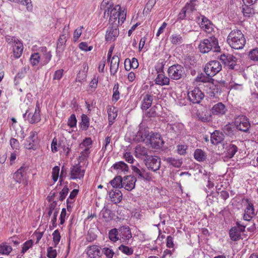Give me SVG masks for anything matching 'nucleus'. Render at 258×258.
I'll return each instance as SVG.
<instances>
[{"instance_id": "nucleus-45", "label": "nucleus", "mask_w": 258, "mask_h": 258, "mask_svg": "<svg viewBox=\"0 0 258 258\" xmlns=\"http://www.w3.org/2000/svg\"><path fill=\"white\" fill-rule=\"evenodd\" d=\"M197 116L200 120L203 122L209 121L211 120V116L209 113L206 114L203 111L199 112Z\"/></svg>"}, {"instance_id": "nucleus-61", "label": "nucleus", "mask_w": 258, "mask_h": 258, "mask_svg": "<svg viewBox=\"0 0 258 258\" xmlns=\"http://www.w3.org/2000/svg\"><path fill=\"white\" fill-rule=\"evenodd\" d=\"M68 124L71 127L76 126L77 119L75 114H72L68 119Z\"/></svg>"}, {"instance_id": "nucleus-21", "label": "nucleus", "mask_w": 258, "mask_h": 258, "mask_svg": "<svg viewBox=\"0 0 258 258\" xmlns=\"http://www.w3.org/2000/svg\"><path fill=\"white\" fill-rule=\"evenodd\" d=\"M117 174H126L129 170L128 165L123 161L115 163L112 166Z\"/></svg>"}, {"instance_id": "nucleus-5", "label": "nucleus", "mask_w": 258, "mask_h": 258, "mask_svg": "<svg viewBox=\"0 0 258 258\" xmlns=\"http://www.w3.org/2000/svg\"><path fill=\"white\" fill-rule=\"evenodd\" d=\"M168 74L171 79L178 80L183 76L184 69L181 65L174 64L168 68Z\"/></svg>"}, {"instance_id": "nucleus-27", "label": "nucleus", "mask_w": 258, "mask_h": 258, "mask_svg": "<svg viewBox=\"0 0 258 258\" xmlns=\"http://www.w3.org/2000/svg\"><path fill=\"white\" fill-rule=\"evenodd\" d=\"M254 215V210L253 205L250 203H248L245 210V213L243 215V219L246 221H250L251 218Z\"/></svg>"}, {"instance_id": "nucleus-52", "label": "nucleus", "mask_w": 258, "mask_h": 258, "mask_svg": "<svg viewBox=\"0 0 258 258\" xmlns=\"http://www.w3.org/2000/svg\"><path fill=\"white\" fill-rule=\"evenodd\" d=\"M79 48L84 51H90L92 50L93 46H88L86 42H82L79 44Z\"/></svg>"}, {"instance_id": "nucleus-57", "label": "nucleus", "mask_w": 258, "mask_h": 258, "mask_svg": "<svg viewBox=\"0 0 258 258\" xmlns=\"http://www.w3.org/2000/svg\"><path fill=\"white\" fill-rule=\"evenodd\" d=\"M57 255V252L55 249L53 247L50 246L47 249V256L49 258H55Z\"/></svg>"}, {"instance_id": "nucleus-25", "label": "nucleus", "mask_w": 258, "mask_h": 258, "mask_svg": "<svg viewBox=\"0 0 258 258\" xmlns=\"http://www.w3.org/2000/svg\"><path fill=\"white\" fill-rule=\"evenodd\" d=\"M13 54L14 56L16 58H19L23 51V45L20 40L17 41L13 46Z\"/></svg>"}, {"instance_id": "nucleus-6", "label": "nucleus", "mask_w": 258, "mask_h": 258, "mask_svg": "<svg viewBox=\"0 0 258 258\" xmlns=\"http://www.w3.org/2000/svg\"><path fill=\"white\" fill-rule=\"evenodd\" d=\"M29 109L30 108H28L25 113L23 114V117L25 118V119L27 120L29 123L32 124L37 123L40 121L41 120V117L40 115V107L38 101H37L36 103L34 112L33 113H29L27 116Z\"/></svg>"}, {"instance_id": "nucleus-9", "label": "nucleus", "mask_w": 258, "mask_h": 258, "mask_svg": "<svg viewBox=\"0 0 258 258\" xmlns=\"http://www.w3.org/2000/svg\"><path fill=\"white\" fill-rule=\"evenodd\" d=\"M85 170L82 167L79 163L73 166L71 168L70 178L72 179H82L84 176Z\"/></svg>"}, {"instance_id": "nucleus-53", "label": "nucleus", "mask_w": 258, "mask_h": 258, "mask_svg": "<svg viewBox=\"0 0 258 258\" xmlns=\"http://www.w3.org/2000/svg\"><path fill=\"white\" fill-rule=\"evenodd\" d=\"M237 151V147L234 145H230L228 149V156L230 158L233 157Z\"/></svg>"}, {"instance_id": "nucleus-64", "label": "nucleus", "mask_w": 258, "mask_h": 258, "mask_svg": "<svg viewBox=\"0 0 258 258\" xmlns=\"http://www.w3.org/2000/svg\"><path fill=\"white\" fill-rule=\"evenodd\" d=\"M59 148V145L57 144V139L54 138L52 140L51 144V151L53 153H55L58 151V148Z\"/></svg>"}, {"instance_id": "nucleus-40", "label": "nucleus", "mask_w": 258, "mask_h": 258, "mask_svg": "<svg viewBox=\"0 0 258 258\" xmlns=\"http://www.w3.org/2000/svg\"><path fill=\"white\" fill-rule=\"evenodd\" d=\"M30 61L31 64L33 66L37 65L39 62L41 63L39 51L38 52L32 54L30 58Z\"/></svg>"}, {"instance_id": "nucleus-63", "label": "nucleus", "mask_w": 258, "mask_h": 258, "mask_svg": "<svg viewBox=\"0 0 258 258\" xmlns=\"http://www.w3.org/2000/svg\"><path fill=\"white\" fill-rule=\"evenodd\" d=\"M249 56L251 60L258 61V49L251 50L249 52Z\"/></svg>"}, {"instance_id": "nucleus-46", "label": "nucleus", "mask_w": 258, "mask_h": 258, "mask_svg": "<svg viewBox=\"0 0 258 258\" xmlns=\"http://www.w3.org/2000/svg\"><path fill=\"white\" fill-rule=\"evenodd\" d=\"M53 237V245L54 247L56 246L59 243L60 240V235L58 230H55L52 233Z\"/></svg>"}, {"instance_id": "nucleus-4", "label": "nucleus", "mask_w": 258, "mask_h": 258, "mask_svg": "<svg viewBox=\"0 0 258 258\" xmlns=\"http://www.w3.org/2000/svg\"><path fill=\"white\" fill-rule=\"evenodd\" d=\"M222 69V65L218 60H212L207 63L205 67V72L207 76L212 77L219 73Z\"/></svg>"}, {"instance_id": "nucleus-34", "label": "nucleus", "mask_w": 258, "mask_h": 258, "mask_svg": "<svg viewBox=\"0 0 258 258\" xmlns=\"http://www.w3.org/2000/svg\"><path fill=\"white\" fill-rule=\"evenodd\" d=\"M69 37V35L63 33L60 35L57 44V49H60L61 51L63 50Z\"/></svg>"}, {"instance_id": "nucleus-15", "label": "nucleus", "mask_w": 258, "mask_h": 258, "mask_svg": "<svg viewBox=\"0 0 258 258\" xmlns=\"http://www.w3.org/2000/svg\"><path fill=\"white\" fill-rule=\"evenodd\" d=\"M86 251L89 258H100L102 256L101 247L97 245L88 246Z\"/></svg>"}, {"instance_id": "nucleus-16", "label": "nucleus", "mask_w": 258, "mask_h": 258, "mask_svg": "<svg viewBox=\"0 0 258 258\" xmlns=\"http://www.w3.org/2000/svg\"><path fill=\"white\" fill-rule=\"evenodd\" d=\"M200 26L201 28L208 34H212V33L215 32L214 25L209 19L204 16H202Z\"/></svg>"}, {"instance_id": "nucleus-7", "label": "nucleus", "mask_w": 258, "mask_h": 258, "mask_svg": "<svg viewBox=\"0 0 258 258\" xmlns=\"http://www.w3.org/2000/svg\"><path fill=\"white\" fill-rule=\"evenodd\" d=\"M234 125L237 130L244 132H247L250 126L248 119L244 115H239L235 117Z\"/></svg>"}, {"instance_id": "nucleus-28", "label": "nucleus", "mask_w": 258, "mask_h": 258, "mask_svg": "<svg viewBox=\"0 0 258 258\" xmlns=\"http://www.w3.org/2000/svg\"><path fill=\"white\" fill-rule=\"evenodd\" d=\"M155 84L160 86L168 85L170 83V79L165 76L164 73L157 75L155 80Z\"/></svg>"}, {"instance_id": "nucleus-44", "label": "nucleus", "mask_w": 258, "mask_h": 258, "mask_svg": "<svg viewBox=\"0 0 258 258\" xmlns=\"http://www.w3.org/2000/svg\"><path fill=\"white\" fill-rule=\"evenodd\" d=\"M170 129L176 133H180L183 128V124L181 123H175L174 124H168Z\"/></svg>"}, {"instance_id": "nucleus-11", "label": "nucleus", "mask_w": 258, "mask_h": 258, "mask_svg": "<svg viewBox=\"0 0 258 258\" xmlns=\"http://www.w3.org/2000/svg\"><path fill=\"white\" fill-rule=\"evenodd\" d=\"M204 97V93L198 87L194 88L188 93V98L193 103H199Z\"/></svg>"}, {"instance_id": "nucleus-22", "label": "nucleus", "mask_w": 258, "mask_h": 258, "mask_svg": "<svg viewBox=\"0 0 258 258\" xmlns=\"http://www.w3.org/2000/svg\"><path fill=\"white\" fill-rule=\"evenodd\" d=\"M110 62V72L111 75H114L117 72L119 67V58L116 55H113L108 61Z\"/></svg>"}, {"instance_id": "nucleus-39", "label": "nucleus", "mask_w": 258, "mask_h": 258, "mask_svg": "<svg viewBox=\"0 0 258 258\" xmlns=\"http://www.w3.org/2000/svg\"><path fill=\"white\" fill-rule=\"evenodd\" d=\"M194 157L197 161H203L206 158V155L201 149H197L195 151Z\"/></svg>"}, {"instance_id": "nucleus-54", "label": "nucleus", "mask_w": 258, "mask_h": 258, "mask_svg": "<svg viewBox=\"0 0 258 258\" xmlns=\"http://www.w3.org/2000/svg\"><path fill=\"white\" fill-rule=\"evenodd\" d=\"M59 170V167L58 166H55L52 168V177L54 182H56L58 179Z\"/></svg>"}, {"instance_id": "nucleus-17", "label": "nucleus", "mask_w": 258, "mask_h": 258, "mask_svg": "<svg viewBox=\"0 0 258 258\" xmlns=\"http://www.w3.org/2000/svg\"><path fill=\"white\" fill-rule=\"evenodd\" d=\"M40 55L41 64L42 66L46 65L51 60L52 55L50 51H48L46 47H41L39 48Z\"/></svg>"}, {"instance_id": "nucleus-47", "label": "nucleus", "mask_w": 258, "mask_h": 258, "mask_svg": "<svg viewBox=\"0 0 258 258\" xmlns=\"http://www.w3.org/2000/svg\"><path fill=\"white\" fill-rule=\"evenodd\" d=\"M102 253H103L107 258H113L114 252L112 249L105 247L101 249Z\"/></svg>"}, {"instance_id": "nucleus-51", "label": "nucleus", "mask_w": 258, "mask_h": 258, "mask_svg": "<svg viewBox=\"0 0 258 258\" xmlns=\"http://www.w3.org/2000/svg\"><path fill=\"white\" fill-rule=\"evenodd\" d=\"M111 0H103L100 5V8L101 10H104V12L105 10H108V8H114Z\"/></svg>"}, {"instance_id": "nucleus-20", "label": "nucleus", "mask_w": 258, "mask_h": 258, "mask_svg": "<svg viewBox=\"0 0 258 258\" xmlns=\"http://www.w3.org/2000/svg\"><path fill=\"white\" fill-rule=\"evenodd\" d=\"M227 110L226 106L222 102H219L215 104L211 109L212 114L219 116L225 114Z\"/></svg>"}, {"instance_id": "nucleus-60", "label": "nucleus", "mask_w": 258, "mask_h": 258, "mask_svg": "<svg viewBox=\"0 0 258 258\" xmlns=\"http://www.w3.org/2000/svg\"><path fill=\"white\" fill-rule=\"evenodd\" d=\"M18 3L26 6L28 11H31L32 10L33 7L31 0H19Z\"/></svg>"}, {"instance_id": "nucleus-41", "label": "nucleus", "mask_w": 258, "mask_h": 258, "mask_svg": "<svg viewBox=\"0 0 258 258\" xmlns=\"http://www.w3.org/2000/svg\"><path fill=\"white\" fill-rule=\"evenodd\" d=\"M90 119L87 115L83 114L81 117V127L83 130H87L90 124Z\"/></svg>"}, {"instance_id": "nucleus-58", "label": "nucleus", "mask_w": 258, "mask_h": 258, "mask_svg": "<svg viewBox=\"0 0 258 258\" xmlns=\"http://www.w3.org/2000/svg\"><path fill=\"white\" fill-rule=\"evenodd\" d=\"M89 148H86L81 152L79 156V159L82 161L86 159L90 154Z\"/></svg>"}, {"instance_id": "nucleus-12", "label": "nucleus", "mask_w": 258, "mask_h": 258, "mask_svg": "<svg viewBox=\"0 0 258 258\" xmlns=\"http://www.w3.org/2000/svg\"><path fill=\"white\" fill-rule=\"evenodd\" d=\"M131 168L133 173L136 176H138L139 179H143L145 180L150 181L153 178V176L152 174L146 172L145 169H140L137 166L134 165L131 166Z\"/></svg>"}, {"instance_id": "nucleus-32", "label": "nucleus", "mask_w": 258, "mask_h": 258, "mask_svg": "<svg viewBox=\"0 0 258 258\" xmlns=\"http://www.w3.org/2000/svg\"><path fill=\"white\" fill-rule=\"evenodd\" d=\"M223 140V135L218 131L213 132L211 135V142L214 145L221 143Z\"/></svg>"}, {"instance_id": "nucleus-29", "label": "nucleus", "mask_w": 258, "mask_h": 258, "mask_svg": "<svg viewBox=\"0 0 258 258\" xmlns=\"http://www.w3.org/2000/svg\"><path fill=\"white\" fill-rule=\"evenodd\" d=\"M153 97L150 94H146L143 99L141 104V108L143 110H147L149 108L152 103Z\"/></svg>"}, {"instance_id": "nucleus-62", "label": "nucleus", "mask_w": 258, "mask_h": 258, "mask_svg": "<svg viewBox=\"0 0 258 258\" xmlns=\"http://www.w3.org/2000/svg\"><path fill=\"white\" fill-rule=\"evenodd\" d=\"M69 188L67 186L63 187L62 190L59 192V200L60 201H63L66 197L67 195L69 192Z\"/></svg>"}, {"instance_id": "nucleus-14", "label": "nucleus", "mask_w": 258, "mask_h": 258, "mask_svg": "<svg viewBox=\"0 0 258 258\" xmlns=\"http://www.w3.org/2000/svg\"><path fill=\"white\" fill-rule=\"evenodd\" d=\"M117 25H110L108 27L106 34L105 40L107 41H114L119 34V30Z\"/></svg>"}, {"instance_id": "nucleus-31", "label": "nucleus", "mask_w": 258, "mask_h": 258, "mask_svg": "<svg viewBox=\"0 0 258 258\" xmlns=\"http://www.w3.org/2000/svg\"><path fill=\"white\" fill-rule=\"evenodd\" d=\"M139 67L138 59L135 57L132 59H126L124 61V67L126 70L128 71L131 68L134 69H137Z\"/></svg>"}, {"instance_id": "nucleus-24", "label": "nucleus", "mask_w": 258, "mask_h": 258, "mask_svg": "<svg viewBox=\"0 0 258 258\" xmlns=\"http://www.w3.org/2000/svg\"><path fill=\"white\" fill-rule=\"evenodd\" d=\"M26 168L24 166H21L14 173L13 179L16 182L21 183L24 180V177L26 174Z\"/></svg>"}, {"instance_id": "nucleus-33", "label": "nucleus", "mask_w": 258, "mask_h": 258, "mask_svg": "<svg viewBox=\"0 0 258 258\" xmlns=\"http://www.w3.org/2000/svg\"><path fill=\"white\" fill-rule=\"evenodd\" d=\"M150 134H148L146 131H139L136 136L135 140L138 142H144L146 139L148 140Z\"/></svg>"}, {"instance_id": "nucleus-50", "label": "nucleus", "mask_w": 258, "mask_h": 258, "mask_svg": "<svg viewBox=\"0 0 258 258\" xmlns=\"http://www.w3.org/2000/svg\"><path fill=\"white\" fill-rule=\"evenodd\" d=\"M33 244V241L32 240H29L26 241L22 245L21 253L24 254L30 248Z\"/></svg>"}, {"instance_id": "nucleus-10", "label": "nucleus", "mask_w": 258, "mask_h": 258, "mask_svg": "<svg viewBox=\"0 0 258 258\" xmlns=\"http://www.w3.org/2000/svg\"><path fill=\"white\" fill-rule=\"evenodd\" d=\"M119 240L121 242L128 244L132 238V234L128 226H123L119 228Z\"/></svg>"}, {"instance_id": "nucleus-48", "label": "nucleus", "mask_w": 258, "mask_h": 258, "mask_svg": "<svg viewBox=\"0 0 258 258\" xmlns=\"http://www.w3.org/2000/svg\"><path fill=\"white\" fill-rule=\"evenodd\" d=\"M167 162L173 166L174 167L179 168L181 166L182 161L179 159H176L173 158H168L167 159Z\"/></svg>"}, {"instance_id": "nucleus-1", "label": "nucleus", "mask_w": 258, "mask_h": 258, "mask_svg": "<svg viewBox=\"0 0 258 258\" xmlns=\"http://www.w3.org/2000/svg\"><path fill=\"white\" fill-rule=\"evenodd\" d=\"M104 16H109V23L110 25H122L126 19V13L121 9L119 5L114 8H108V10L104 12Z\"/></svg>"}, {"instance_id": "nucleus-55", "label": "nucleus", "mask_w": 258, "mask_h": 258, "mask_svg": "<svg viewBox=\"0 0 258 258\" xmlns=\"http://www.w3.org/2000/svg\"><path fill=\"white\" fill-rule=\"evenodd\" d=\"M92 141L91 138H87L83 140V142L80 144V147L81 148H90L91 146L92 145Z\"/></svg>"}, {"instance_id": "nucleus-38", "label": "nucleus", "mask_w": 258, "mask_h": 258, "mask_svg": "<svg viewBox=\"0 0 258 258\" xmlns=\"http://www.w3.org/2000/svg\"><path fill=\"white\" fill-rule=\"evenodd\" d=\"M12 250V247L6 243H3L0 244V254L8 255Z\"/></svg>"}, {"instance_id": "nucleus-26", "label": "nucleus", "mask_w": 258, "mask_h": 258, "mask_svg": "<svg viewBox=\"0 0 258 258\" xmlns=\"http://www.w3.org/2000/svg\"><path fill=\"white\" fill-rule=\"evenodd\" d=\"M135 155L137 158L142 159L143 157H146L148 156V149L141 145H138L135 148Z\"/></svg>"}, {"instance_id": "nucleus-35", "label": "nucleus", "mask_w": 258, "mask_h": 258, "mask_svg": "<svg viewBox=\"0 0 258 258\" xmlns=\"http://www.w3.org/2000/svg\"><path fill=\"white\" fill-rule=\"evenodd\" d=\"M119 228L112 229L109 231L108 233L109 239L113 242H115L119 240Z\"/></svg>"}, {"instance_id": "nucleus-13", "label": "nucleus", "mask_w": 258, "mask_h": 258, "mask_svg": "<svg viewBox=\"0 0 258 258\" xmlns=\"http://www.w3.org/2000/svg\"><path fill=\"white\" fill-rule=\"evenodd\" d=\"M148 140L152 148L155 149L161 148L164 144L161 135L158 133H151Z\"/></svg>"}, {"instance_id": "nucleus-2", "label": "nucleus", "mask_w": 258, "mask_h": 258, "mask_svg": "<svg viewBox=\"0 0 258 258\" xmlns=\"http://www.w3.org/2000/svg\"><path fill=\"white\" fill-rule=\"evenodd\" d=\"M227 41L232 48L241 49L244 46L246 39L240 30L234 29L229 34Z\"/></svg>"}, {"instance_id": "nucleus-23", "label": "nucleus", "mask_w": 258, "mask_h": 258, "mask_svg": "<svg viewBox=\"0 0 258 258\" xmlns=\"http://www.w3.org/2000/svg\"><path fill=\"white\" fill-rule=\"evenodd\" d=\"M109 197L112 202L117 204L121 201L122 194L119 189H114L109 191Z\"/></svg>"}, {"instance_id": "nucleus-8", "label": "nucleus", "mask_w": 258, "mask_h": 258, "mask_svg": "<svg viewBox=\"0 0 258 258\" xmlns=\"http://www.w3.org/2000/svg\"><path fill=\"white\" fill-rule=\"evenodd\" d=\"M146 167L154 172L160 168V159L157 156H147L144 160Z\"/></svg>"}, {"instance_id": "nucleus-18", "label": "nucleus", "mask_w": 258, "mask_h": 258, "mask_svg": "<svg viewBox=\"0 0 258 258\" xmlns=\"http://www.w3.org/2000/svg\"><path fill=\"white\" fill-rule=\"evenodd\" d=\"M136 178L134 176H126L122 179V187L128 191H131L135 187Z\"/></svg>"}, {"instance_id": "nucleus-56", "label": "nucleus", "mask_w": 258, "mask_h": 258, "mask_svg": "<svg viewBox=\"0 0 258 258\" xmlns=\"http://www.w3.org/2000/svg\"><path fill=\"white\" fill-rule=\"evenodd\" d=\"M83 28V26H81L80 27L77 28L74 31V36H73V40L75 42H76L78 40L79 38L81 36L82 33V29Z\"/></svg>"}, {"instance_id": "nucleus-36", "label": "nucleus", "mask_w": 258, "mask_h": 258, "mask_svg": "<svg viewBox=\"0 0 258 258\" xmlns=\"http://www.w3.org/2000/svg\"><path fill=\"white\" fill-rule=\"evenodd\" d=\"M122 179L121 176H117L111 180L110 183L113 187L118 189L122 187Z\"/></svg>"}, {"instance_id": "nucleus-30", "label": "nucleus", "mask_w": 258, "mask_h": 258, "mask_svg": "<svg viewBox=\"0 0 258 258\" xmlns=\"http://www.w3.org/2000/svg\"><path fill=\"white\" fill-rule=\"evenodd\" d=\"M109 125H112L117 115V109L114 106H108L107 108Z\"/></svg>"}, {"instance_id": "nucleus-59", "label": "nucleus", "mask_w": 258, "mask_h": 258, "mask_svg": "<svg viewBox=\"0 0 258 258\" xmlns=\"http://www.w3.org/2000/svg\"><path fill=\"white\" fill-rule=\"evenodd\" d=\"M187 146L186 145H178L177 146V152L180 155H184L186 153Z\"/></svg>"}, {"instance_id": "nucleus-19", "label": "nucleus", "mask_w": 258, "mask_h": 258, "mask_svg": "<svg viewBox=\"0 0 258 258\" xmlns=\"http://www.w3.org/2000/svg\"><path fill=\"white\" fill-rule=\"evenodd\" d=\"M245 230V226L239 225L232 227L229 231V236L233 241H237L240 238L241 233Z\"/></svg>"}, {"instance_id": "nucleus-43", "label": "nucleus", "mask_w": 258, "mask_h": 258, "mask_svg": "<svg viewBox=\"0 0 258 258\" xmlns=\"http://www.w3.org/2000/svg\"><path fill=\"white\" fill-rule=\"evenodd\" d=\"M118 249L123 253L126 254L127 255H132L134 252V249L132 247H130L124 245L123 244L120 245L118 247Z\"/></svg>"}, {"instance_id": "nucleus-49", "label": "nucleus", "mask_w": 258, "mask_h": 258, "mask_svg": "<svg viewBox=\"0 0 258 258\" xmlns=\"http://www.w3.org/2000/svg\"><path fill=\"white\" fill-rule=\"evenodd\" d=\"M227 62H226L229 69H233L236 64V58L232 55H229L227 58Z\"/></svg>"}, {"instance_id": "nucleus-3", "label": "nucleus", "mask_w": 258, "mask_h": 258, "mask_svg": "<svg viewBox=\"0 0 258 258\" xmlns=\"http://www.w3.org/2000/svg\"><path fill=\"white\" fill-rule=\"evenodd\" d=\"M200 51L203 53H208L211 50L218 52L220 50L217 39L214 37H210L201 41L199 45Z\"/></svg>"}, {"instance_id": "nucleus-37", "label": "nucleus", "mask_w": 258, "mask_h": 258, "mask_svg": "<svg viewBox=\"0 0 258 258\" xmlns=\"http://www.w3.org/2000/svg\"><path fill=\"white\" fill-rule=\"evenodd\" d=\"M170 40L171 43L174 45L180 44L183 42L182 36L177 33L172 34L170 37Z\"/></svg>"}, {"instance_id": "nucleus-42", "label": "nucleus", "mask_w": 258, "mask_h": 258, "mask_svg": "<svg viewBox=\"0 0 258 258\" xmlns=\"http://www.w3.org/2000/svg\"><path fill=\"white\" fill-rule=\"evenodd\" d=\"M119 84L116 83L114 84L113 88L112 101L116 102L120 98V93L118 90Z\"/></svg>"}]
</instances>
